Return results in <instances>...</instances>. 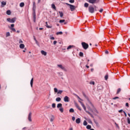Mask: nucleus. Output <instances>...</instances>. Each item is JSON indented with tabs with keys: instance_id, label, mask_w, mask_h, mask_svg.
Returning a JSON list of instances; mask_svg holds the SVG:
<instances>
[{
	"instance_id": "6e6d98bb",
	"label": "nucleus",
	"mask_w": 130,
	"mask_h": 130,
	"mask_svg": "<svg viewBox=\"0 0 130 130\" xmlns=\"http://www.w3.org/2000/svg\"><path fill=\"white\" fill-rule=\"evenodd\" d=\"M50 39H51V40H54L55 38H54V37H51Z\"/></svg>"
},
{
	"instance_id": "774afa93",
	"label": "nucleus",
	"mask_w": 130,
	"mask_h": 130,
	"mask_svg": "<svg viewBox=\"0 0 130 130\" xmlns=\"http://www.w3.org/2000/svg\"><path fill=\"white\" fill-rule=\"evenodd\" d=\"M69 130H73V128H72V127L70 128L69 129Z\"/></svg>"
},
{
	"instance_id": "423d86ee",
	"label": "nucleus",
	"mask_w": 130,
	"mask_h": 130,
	"mask_svg": "<svg viewBox=\"0 0 130 130\" xmlns=\"http://www.w3.org/2000/svg\"><path fill=\"white\" fill-rule=\"evenodd\" d=\"M16 20H17L16 17H14L12 19L11 18H7V21L9 22V23H15V22H16Z\"/></svg>"
},
{
	"instance_id": "6e6552de",
	"label": "nucleus",
	"mask_w": 130,
	"mask_h": 130,
	"mask_svg": "<svg viewBox=\"0 0 130 130\" xmlns=\"http://www.w3.org/2000/svg\"><path fill=\"white\" fill-rule=\"evenodd\" d=\"M88 2L89 4H97L98 3L97 0H88Z\"/></svg>"
},
{
	"instance_id": "58836bf2",
	"label": "nucleus",
	"mask_w": 130,
	"mask_h": 130,
	"mask_svg": "<svg viewBox=\"0 0 130 130\" xmlns=\"http://www.w3.org/2000/svg\"><path fill=\"white\" fill-rule=\"evenodd\" d=\"M83 124L84 125H87V124H88V123L87 122V121L86 120H84L83 122Z\"/></svg>"
},
{
	"instance_id": "1a4fd4ad",
	"label": "nucleus",
	"mask_w": 130,
	"mask_h": 130,
	"mask_svg": "<svg viewBox=\"0 0 130 130\" xmlns=\"http://www.w3.org/2000/svg\"><path fill=\"white\" fill-rule=\"evenodd\" d=\"M91 112H92V113H96L97 114H98V113H99L98 112V111L94 107H93V109L91 110Z\"/></svg>"
},
{
	"instance_id": "69168bd1",
	"label": "nucleus",
	"mask_w": 130,
	"mask_h": 130,
	"mask_svg": "<svg viewBox=\"0 0 130 130\" xmlns=\"http://www.w3.org/2000/svg\"><path fill=\"white\" fill-rule=\"evenodd\" d=\"M86 68H87V69H89V66H86Z\"/></svg>"
},
{
	"instance_id": "3c124183",
	"label": "nucleus",
	"mask_w": 130,
	"mask_h": 130,
	"mask_svg": "<svg viewBox=\"0 0 130 130\" xmlns=\"http://www.w3.org/2000/svg\"><path fill=\"white\" fill-rule=\"evenodd\" d=\"M75 119H76V118L75 117H72V120L73 121H75Z\"/></svg>"
},
{
	"instance_id": "4d7b16f0",
	"label": "nucleus",
	"mask_w": 130,
	"mask_h": 130,
	"mask_svg": "<svg viewBox=\"0 0 130 130\" xmlns=\"http://www.w3.org/2000/svg\"><path fill=\"white\" fill-rule=\"evenodd\" d=\"M102 12H103V9H101L100 10V13H102Z\"/></svg>"
},
{
	"instance_id": "603ef678",
	"label": "nucleus",
	"mask_w": 130,
	"mask_h": 130,
	"mask_svg": "<svg viewBox=\"0 0 130 130\" xmlns=\"http://www.w3.org/2000/svg\"><path fill=\"white\" fill-rule=\"evenodd\" d=\"M119 99V98L118 97H115L113 98V100H115V99Z\"/></svg>"
},
{
	"instance_id": "c9c22d12",
	"label": "nucleus",
	"mask_w": 130,
	"mask_h": 130,
	"mask_svg": "<svg viewBox=\"0 0 130 130\" xmlns=\"http://www.w3.org/2000/svg\"><path fill=\"white\" fill-rule=\"evenodd\" d=\"M69 112H74L75 110H74V109L71 108V109H70Z\"/></svg>"
},
{
	"instance_id": "20e7f679",
	"label": "nucleus",
	"mask_w": 130,
	"mask_h": 130,
	"mask_svg": "<svg viewBox=\"0 0 130 130\" xmlns=\"http://www.w3.org/2000/svg\"><path fill=\"white\" fill-rule=\"evenodd\" d=\"M57 67H59V69H61V70H62V71H64V72H68V70H67L64 66H62V64H57Z\"/></svg>"
},
{
	"instance_id": "052dcab7",
	"label": "nucleus",
	"mask_w": 130,
	"mask_h": 130,
	"mask_svg": "<svg viewBox=\"0 0 130 130\" xmlns=\"http://www.w3.org/2000/svg\"><path fill=\"white\" fill-rule=\"evenodd\" d=\"M34 39L35 41H37V40H36V38H35V36H34Z\"/></svg>"
},
{
	"instance_id": "79ce46f5",
	"label": "nucleus",
	"mask_w": 130,
	"mask_h": 130,
	"mask_svg": "<svg viewBox=\"0 0 130 130\" xmlns=\"http://www.w3.org/2000/svg\"><path fill=\"white\" fill-rule=\"evenodd\" d=\"M127 123H128V124H130V118H127Z\"/></svg>"
},
{
	"instance_id": "a211bd4d",
	"label": "nucleus",
	"mask_w": 130,
	"mask_h": 130,
	"mask_svg": "<svg viewBox=\"0 0 130 130\" xmlns=\"http://www.w3.org/2000/svg\"><path fill=\"white\" fill-rule=\"evenodd\" d=\"M54 116H53V115H52L51 116V117L50 118V122H52V121H53V120H54Z\"/></svg>"
},
{
	"instance_id": "2f4dec72",
	"label": "nucleus",
	"mask_w": 130,
	"mask_h": 130,
	"mask_svg": "<svg viewBox=\"0 0 130 130\" xmlns=\"http://www.w3.org/2000/svg\"><path fill=\"white\" fill-rule=\"evenodd\" d=\"M27 130H34L33 126H31Z\"/></svg>"
},
{
	"instance_id": "13d9d810",
	"label": "nucleus",
	"mask_w": 130,
	"mask_h": 130,
	"mask_svg": "<svg viewBox=\"0 0 130 130\" xmlns=\"http://www.w3.org/2000/svg\"><path fill=\"white\" fill-rule=\"evenodd\" d=\"M115 124H116V126L117 127H118V128H119V126H118V124H117L116 123H115Z\"/></svg>"
},
{
	"instance_id": "e2e57ef3",
	"label": "nucleus",
	"mask_w": 130,
	"mask_h": 130,
	"mask_svg": "<svg viewBox=\"0 0 130 130\" xmlns=\"http://www.w3.org/2000/svg\"><path fill=\"white\" fill-rule=\"evenodd\" d=\"M36 44H38V41L37 40L36 41Z\"/></svg>"
},
{
	"instance_id": "864d4df0",
	"label": "nucleus",
	"mask_w": 130,
	"mask_h": 130,
	"mask_svg": "<svg viewBox=\"0 0 130 130\" xmlns=\"http://www.w3.org/2000/svg\"><path fill=\"white\" fill-rule=\"evenodd\" d=\"M19 43H23V41H22V40H19Z\"/></svg>"
},
{
	"instance_id": "5701e85b",
	"label": "nucleus",
	"mask_w": 130,
	"mask_h": 130,
	"mask_svg": "<svg viewBox=\"0 0 130 130\" xmlns=\"http://www.w3.org/2000/svg\"><path fill=\"white\" fill-rule=\"evenodd\" d=\"M25 6V3L23 2H22L20 4V8H23Z\"/></svg>"
},
{
	"instance_id": "0e129e2a",
	"label": "nucleus",
	"mask_w": 130,
	"mask_h": 130,
	"mask_svg": "<svg viewBox=\"0 0 130 130\" xmlns=\"http://www.w3.org/2000/svg\"><path fill=\"white\" fill-rule=\"evenodd\" d=\"M39 30H43V28H40Z\"/></svg>"
},
{
	"instance_id": "ddd939ff",
	"label": "nucleus",
	"mask_w": 130,
	"mask_h": 130,
	"mask_svg": "<svg viewBox=\"0 0 130 130\" xmlns=\"http://www.w3.org/2000/svg\"><path fill=\"white\" fill-rule=\"evenodd\" d=\"M6 5H7V2H4V1L1 2V7L2 8H4V7H5V6H6Z\"/></svg>"
},
{
	"instance_id": "f03ea898",
	"label": "nucleus",
	"mask_w": 130,
	"mask_h": 130,
	"mask_svg": "<svg viewBox=\"0 0 130 130\" xmlns=\"http://www.w3.org/2000/svg\"><path fill=\"white\" fill-rule=\"evenodd\" d=\"M96 6H94V8H93L92 6H89L88 7V11L89 12V13H91V14H93V13H94V12H95V11H97V10H96Z\"/></svg>"
},
{
	"instance_id": "72a5a7b5",
	"label": "nucleus",
	"mask_w": 130,
	"mask_h": 130,
	"mask_svg": "<svg viewBox=\"0 0 130 130\" xmlns=\"http://www.w3.org/2000/svg\"><path fill=\"white\" fill-rule=\"evenodd\" d=\"M86 128H87V129H91V125H88L86 126Z\"/></svg>"
},
{
	"instance_id": "680f3d73",
	"label": "nucleus",
	"mask_w": 130,
	"mask_h": 130,
	"mask_svg": "<svg viewBox=\"0 0 130 130\" xmlns=\"http://www.w3.org/2000/svg\"><path fill=\"white\" fill-rule=\"evenodd\" d=\"M90 116H91V117H92V118H94V116H93V115L92 114L90 115Z\"/></svg>"
},
{
	"instance_id": "473e14b6",
	"label": "nucleus",
	"mask_w": 130,
	"mask_h": 130,
	"mask_svg": "<svg viewBox=\"0 0 130 130\" xmlns=\"http://www.w3.org/2000/svg\"><path fill=\"white\" fill-rule=\"evenodd\" d=\"M121 91V89L118 88L117 91V94H119V92Z\"/></svg>"
},
{
	"instance_id": "ea45409f",
	"label": "nucleus",
	"mask_w": 130,
	"mask_h": 130,
	"mask_svg": "<svg viewBox=\"0 0 130 130\" xmlns=\"http://www.w3.org/2000/svg\"><path fill=\"white\" fill-rule=\"evenodd\" d=\"M11 34H10V32H8L6 33V37H9Z\"/></svg>"
},
{
	"instance_id": "f257e3e1",
	"label": "nucleus",
	"mask_w": 130,
	"mask_h": 130,
	"mask_svg": "<svg viewBox=\"0 0 130 130\" xmlns=\"http://www.w3.org/2000/svg\"><path fill=\"white\" fill-rule=\"evenodd\" d=\"M77 98L79 100L78 101V102H79V103H80V104H81V106L83 107L84 110H85V111H86V112L87 113H88V114H89V115H91V113H90V112L86 111V106H85V105H84V103H83V102H81L82 100L81 99V98H80V97L78 95H77Z\"/></svg>"
},
{
	"instance_id": "4c0bfd02",
	"label": "nucleus",
	"mask_w": 130,
	"mask_h": 130,
	"mask_svg": "<svg viewBox=\"0 0 130 130\" xmlns=\"http://www.w3.org/2000/svg\"><path fill=\"white\" fill-rule=\"evenodd\" d=\"M63 91L62 90H58L57 92V94H61L62 93Z\"/></svg>"
},
{
	"instance_id": "e433bc0d",
	"label": "nucleus",
	"mask_w": 130,
	"mask_h": 130,
	"mask_svg": "<svg viewBox=\"0 0 130 130\" xmlns=\"http://www.w3.org/2000/svg\"><path fill=\"white\" fill-rule=\"evenodd\" d=\"M34 22H36V15L34 14Z\"/></svg>"
},
{
	"instance_id": "c03bdc74",
	"label": "nucleus",
	"mask_w": 130,
	"mask_h": 130,
	"mask_svg": "<svg viewBox=\"0 0 130 130\" xmlns=\"http://www.w3.org/2000/svg\"><path fill=\"white\" fill-rule=\"evenodd\" d=\"M69 2L71 4H74V3H75V0H70Z\"/></svg>"
},
{
	"instance_id": "b1692460",
	"label": "nucleus",
	"mask_w": 130,
	"mask_h": 130,
	"mask_svg": "<svg viewBox=\"0 0 130 130\" xmlns=\"http://www.w3.org/2000/svg\"><path fill=\"white\" fill-rule=\"evenodd\" d=\"M59 14L61 18H62V17H63V13H62V12L59 11Z\"/></svg>"
},
{
	"instance_id": "412c9836",
	"label": "nucleus",
	"mask_w": 130,
	"mask_h": 130,
	"mask_svg": "<svg viewBox=\"0 0 130 130\" xmlns=\"http://www.w3.org/2000/svg\"><path fill=\"white\" fill-rule=\"evenodd\" d=\"M75 106H76L77 108H78L79 110H80V111L81 110H82V109H81V108L80 107V106H79V105H78V104H76Z\"/></svg>"
},
{
	"instance_id": "f704fd0d",
	"label": "nucleus",
	"mask_w": 130,
	"mask_h": 130,
	"mask_svg": "<svg viewBox=\"0 0 130 130\" xmlns=\"http://www.w3.org/2000/svg\"><path fill=\"white\" fill-rule=\"evenodd\" d=\"M54 91L55 93H57L58 92V90H57V88H54Z\"/></svg>"
},
{
	"instance_id": "7c9ffc66",
	"label": "nucleus",
	"mask_w": 130,
	"mask_h": 130,
	"mask_svg": "<svg viewBox=\"0 0 130 130\" xmlns=\"http://www.w3.org/2000/svg\"><path fill=\"white\" fill-rule=\"evenodd\" d=\"M84 7H85V8H88V7H89V4L85 3L84 4Z\"/></svg>"
},
{
	"instance_id": "338daca9",
	"label": "nucleus",
	"mask_w": 130,
	"mask_h": 130,
	"mask_svg": "<svg viewBox=\"0 0 130 130\" xmlns=\"http://www.w3.org/2000/svg\"><path fill=\"white\" fill-rule=\"evenodd\" d=\"M17 33H20V31L19 30H17L16 31Z\"/></svg>"
},
{
	"instance_id": "dca6fc26",
	"label": "nucleus",
	"mask_w": 130,
	"mask_h": 130,
	"mask_svg": "<svg viewBox=\"0 0 130 130\" xmlns=\"http://www.w3.org/2000/svg\"><path fill=\"white\" fill-rule=\"evenodd\" d=\"M41 53L43 55H45L46 56V54H47V53H46V52H45V51L42 50L41 51Z\"/></svg>"
},
{
	"instance_id": "2eb2a0df",
	"label": "nucleus",
	"mask_w": 130,
	"mask_h": 130,
	"mask_svg": "<svg viewBox=\"0 0 130 130\" xmlns=\"http://www.w3.org/2000/svg\"><path fill=\"white\" fill-rule=\"evenodd\" d=\"M76 123H81V119L80 118H77L76 120Z\"/></svg>"
},
{
	"instance_id": "7ed1b4c3",
	"label": "nucleus",
	"mask_w": 130,
	"mask_h": 130,
	"mask_svg": "<svg viewBox=\"0 0 130 130\" xmlns=\"http://www.w3.org/2000/svg\"><path fill=\"white\" fill-rule=\"evenodd\" d=\"M66 4L67 5V6H70V9L71 12H74V11H75V10H76V6H75L73 5L69 4V3H66Z\"/></svg>"
},
{
	"instance_id": "f3484780",
	"label": "nucleus",
	"mask_w": 130,
	"mask_h": 130,
	"mask_svg": "<svg viewBox=\"0 0 130 130\" xmlns=\"http://www.w3.org/2000/svg\"><path fill=\"white\" fill-rule=\"evenodd\" d=\"M62 107V104H61V103H59L57 104V108H61Z\"/></svg>"
},
{
	"instance_id": "9b49d317",
	"label": "nucleus",
	"mask_w": 130,
	"mask_h": 130,
	"mask_svg": "<svg viewBox=\"0 0 130 130\" xmlns=\"http://www.w3.org/2000/svg\"><path fill=\"white\" fill-rule=\"evenodd\" d=\"M64 102H70V98L68 96H66L64 98Z\"/></svg>"
},
{
	"instance_id": "cd10ccee",
	"label": "nucleus",
	"mask_w": 130,
	"mask_h": 130,
	"mask_svg": "<svg viewBox=\"0 0 130 130\" xmlns=\"http://www.w3.org/2000/svg\"><path fill=\"white\" fill-rule=\"evenodd\" d=\"M59 110L61 113H62L63 112V108H60L59 109Z\"/></svg>"
},
{
	"instance_id": "aec40b11",
	"label": "nucleus",
	"mask_w": 130,
	"mask_h": 130,
	"mask_svg": "<svg viewBox=\"0 0 130 130\" xmlns=\"http://www.w3.org/2000/svg\"><path fill=\"white\" fill-rule=\"evenodd\" d=\"M46 27H47V28H48V29L52 28V26L48 25V23H47V22H46Z\"/></svg>"
},
{
	"instance_id": "37998d69",
	"label": "nucleus",
	"mask_w": 130,
	"mask_h": 130,
	"mask_svg": "<svg viewBox=\"0 0 130 130\" xmlns=\"http://www.w3.org/2000/svg\"><path fill=\"white\" fill-rule=\"evenodd\" d=\"M52 108H55V104L53 103L52 104Z\"/></svg>"
},
{
	"instance_id": "5fc2aeb1",
	"label": "nucleus",
	"mask_w": 130,
	"mask_h": 130,
	"mask_svg": "<svg viewBox=\"0 0 130 130\" xmlns=\"http://www.w3.org/2000/svg\"><path fill=\"white\" fill-rule=\"evenodd\" d=\"M125 106H126V107H128V103H126L125 104Z\"/></svg>"
},
{
	"instance_id": "a878e982",
	"label": "nucleus",
	"mask_w": 130,
	"mask_h": 130,
	"mask_svg": "<svg viewBox=\"0 0 130 130\" xmlns=\"http://www.w3.org/2000/svg\"><path fill=\"white\" fill-rule=\"evenodd\" d=\"M72 47H74V45H70V46L67 48V50H69V49H71V48H72Z\"/></svg>"
},
{
	"instance_id": "6ab92c4d",
	"label": "nucleus",
	"mask_w": 130,
	"mask_h": 130,
	"mask_svg": "<svg viewBox=\"0 0 130 130\" xmlns=\"http://www.w3.org/2000/svg\"><path fill=\"white\" fill-rule=\"evenodd\" d=\"M51 8H52V9H53L55 10H56V7H55V5H54V4H52L51 5Z\"/></svg>"
},
{
	"instance_id": "39448f33",
	"label": "nucleus",
	"mask_w": 130,
	"mask_h": 130,
	"mask_svg": "<svg viewBox=\"0 0 130 130\" xmlns=\"http://www.w3.org/2000/svg\"><path fill=\"white\" fill-rule=\"evenodd\" d=\"M81 44L84 49H88V48H89V45L85 42H82Z\"/></svg>"
},
{
	"instance_id": "a18cd8bd",
	"label": "nucleus",
	"mask_w": 130,
	"mask_h": 130,
	"mask_svg": "<svg viewBox=\"0 0 130 130\" xmlns=\"http://www.w3.org/2000/svg\"><path fill=\"white\" fill-rule=\"evenodd\" d=\"M90 85H95V82L94 81H91L90 82Z\"/></svg>"
},
{
	"instance_id": "bf43d9fd",
	"label": "nucleus",
	"mask_w": 130,
	"mask_h": 130,
	"mask_svg": "<svg viewBox=\"0 0 130 130\" xmlns=\"http://www.w3.org/2000/svg\"><path fill=\"white\" fill-rule=\"evenodd\" d=\"M105 53H106V54H108V53H109V52H108V51H105Z\"/></svg>"
},
{
	"instance_id": "4468645a",
	"label": "nucleus",
	"mask_w": 130,
	"mask_h": 130,
	"mask_svg": "<svg viewBox=\"0 0 130 130\" xmlns=\"http://www.w3.org/2000/svg\"><path fill=\"white\" fill-rule=\"evenodd\" d=\"M19 48H21V49H23L25 48V45H24L23 44H21L19 45Z\"/></svg>"
},
{
	"instance_id": "09e8293b",
	"label": "nucleus",
	"mask_w": 130,
	"mask_h": 130,
	"mask_svg": "<svg viewBox=\"0 0 130 130\" xmlns=\"http://www.w3.org/2000/svg\"><path fill=\"white\" fill-rule=\"evenodd\" d=\"M56 43H57V41H54L53 42V44H54V45H55V44H56Z\"/></svg>"
},
{
	"instance_id": "c85d7f7f",
	"label": "nucleus",
	"mask_w": 130,
	"mask_h": 130,
	"mask_svg": "<svg viewBox=\"0 0 130 130\" xmlns=\"http://www.w3.org/2000/svg\"><path fill=\"white\" fill-rule=\"evenodd\" d=\"M56 35H62V31L57 32L56 33Z\"/></svg>"
},
{
	"instance_id": "f8f14e48",
	"label": "nucleus",
	"mask_w": 130,
	"mask_h": 130,
	"mask_svg": "<svg viewBox=\"0 0 130 130\" xmlns=\"http://www.w3.org/2000/svg\"><path fill=\"white\" fill-rule=\"evenodd\" d=\"M36 10V3L35 2L33 3V8H32V11L35 12V11Z\"/></svg>"
},
{
	"instance_id": "a19ab883",
	"label": "nucleus",
	"mask_w": 130,
	"mask_h": 130,
	"mask_svg": "<svg viewBox=\"0 0 130 130\" xmlns=\"http://www.w3.org/2000/svg\"><path fill=\"white\" fill-rule=\"evenodd\" d=\"M79 55H80V56H83L84 55V53H83V52H80L79 53Z\"/></svg>"
},
{
	"instance_id": "de8ad7c7",
	"label": "nucleus",
	"mask_w": 130,
	"mask_h": 130,
	"mask_svg": "<svg viewBox=\"0 0 130 130\" xmlns=\"http://www.w3.org/2000/svg\"><path fill=\"white\" fill-rule=\"evenodd\" d=\"M123 110H119L118 111V112L119 113H121L122 112H123Z\"/></svg>"
},
{
	"instance_id": "393cba45",
	"label": "nucleus",
	"mask_w": 130,
	"mask_h": 130,
	"mask_svg": "<svg viewBox=\"0 0 130 130\" xmlns=\"http://www.w3.org/2000/svg\"><path fill=\"white\" fill-rule=\"evenodd\" d=\"M56 101L57 102H59V101H61V99L60 98H57L56 99Z\"/></svg>"
},
{
	"instance_id": "c756f323",
	"label": "nucleus",
	"mask_w": 130,
	"mask_h": 130,
	"mask_svg": "<svg viewBox=\"0 0 130 130\" xmlns=\"http://www.w3.org/2000/svg\"><path fill=\"white\" fill-rule=\"evenodd\" d=\"M66 22V20L64 19H61L59 20V23H64Z\"/></svg>"
},
{
	"instance_id": "bb28decb",
	"label": "nucleus",
	"mask_w": 130,
	"mask_h": 130,
	"mask_svg": "<svg viewBox=\"0 0 130 130\" xmlns=\"http://www.w3.org/2000/svg\"><path fill=\"white\" fill-rule=\"evenodd\" d=\"M6 14L7 15H11V14H12V12H11V11L10 10H7V12H6Z\"/></svg>"
},
{
	"instance_id": "9d476101",
	"label": "nucleus",
	"mask_w": 130,
	"mask_h": 130,
	"mask_svg": "<svg viewBox=\"0 0 130 130\" xmlns=\"http://www.w3.org/2000/svg\"><path fill=\"white\" fill-rule=\"evenodd\" d=\"M29 121H32V113H29L28 116Z\"/></svg>"
},
{
	"instance_id": "0eeeda50",
	"label": "nucleus",
	"mask_w": 130,
	"mask_h": 130,
	"mask_svg": "<svg viewBox=\"0 0 130 130\" xmlns=\"http://www.w3.org/2000/svg\"><path fill=\"white\" fill-rule=\"evenodd\" d=\"M14 27H15V24H12L11 25L10 29L12 31V32H16V29L14 28Z\"/></svg>"
},
{
	"instance_id": "4be33fe9",
	"label": "nucleus",
	"mask_w": 130,
	"mask_h": 130,
	"mask_svg": "<svg viewBox=\"0 0 130 130\" xmlns=\"http://www.w3.org/2000/svg\"><path fill=\"white\" fill-rule=\"evenodd\" d=\"M34 81V78H32L30 80V86L31 87H33V82Z\"/></svg>"
},
{
	"instance_id": "49530a36",
	"label": "nucleus",
	"mask_w": 130,
	"mask_h": 130,
	"mask_svg": "<svg viewBox=\"0 0 130 130\" xmlns=\"http://www.w3.org/2000/svg\"><path fill=\"white\" fill-rule=\"evenodd\" d=\"M105 80H107L108 79V75H106L105 76Z\"/></svg>"
},
{
	"instance_id": "8fccbe9b",
	"label": "nucleus",
	"mask_w": 130,
	"mask_h": 130,
	"mask_svg": "<svg viewBox=\"0 0 130 130\" xmlns=\"http://www.w3.org/2000/svg\"><path fill=\"white\" fill-rule=\"evenodd\" d=\"M123 113H124V116H125V117H126V116H127V115H126V113H125V111H123Z\"/></svg>"
}]
</instances>
